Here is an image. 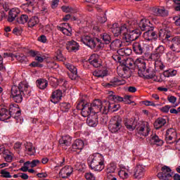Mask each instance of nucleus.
Returning a JSON list of instances; mask_svg holds the SVG:
<instances>
[{
	"label": "nucleus",
	"mask_w": 180,
	"mask_h": 180,
	"mask_svg": "<svg viewBox=\"0 0 180 180\" xmlns=\"http://www.w3.org/2000/svg\"><path fill=\"white\" fill-rule=\"evenodd\" d=\"M150 125L148 122H139L136 125V131L139 136H143V137H147L150 133Z\"/></svg>",
	"instance_id": "5"
},
{
	"label": "nucleus",
	"mask_w": 180,
	"mask_h": 180,
	"mask_svg": "<svg viewBox=\"0 0 180 180\" xmlns=\"http://www.w3.org/2000/svg\"><path fill=\"white\" fill-rule=\"evenodd\" d=\"M69 26L70 25L63 23L61 25V26H58V30H59L60 32H62V33L66 36H71V28Z\"/></svg>",
	"instance_id": "29"
},
{
	"label": "nucleus",
	"mask_w": 180,
	"mask_h": 180,
	"mask_svg": "<svg viewBox=\"0 0 180 180\" xmlns=\"http://www.w3.org/2000/svg\"><path fill=\"white\" fill-rule=\"evenodd\" d=\"M89 63L95 68H99L102 65V61L98 54L94 53L89 58Z\"/></svg>",
	"instance_id": "14"
},
{
	"label": "nucleus",
	"mask_w": 180,
	"mask_h": 180,
	"mask_svg": "<svg viewBox=\"0 0 180 180\" xmlns=\"http://www.w3.org/2000/svg\"><path fill=\"white\" fill-rule=\"evenodd\" d=\"M63 98V91L60 89H57L52 92V94L51 96V102L52 103H58L59 101H61V98Z\"/></svg>",
	"instance_id": "18"
},
{
	"label": "nucleus",
	"mask_w": 180,
	"mask_h": 180,
	"mask_svg": "<svg viewBox=\"0 0 180 180\" xmlns=\"http://www.w3.org/2000/svg\"><path fill=\"white\" fill-rule=\"evenodd\" d=\"M49 86V82L44 79H40L37 80V86L39 89H46Z\"/></svg>",
	"instance_id": "39"
},
{
	"label": "nucleus",
	"mask_w": 180,
	"mask_h": 180,
	"mask_svg": "<svg viewBox=\"0 0 180 180\" xmlns=\"http://www.w3.org/2000/svg\"><path fill=\"white\" fill-rule=\"evenodd\" d=\"M172 175H174V172L171 168L168 166H164L162 167V173H159L158 176L160 179L169 180L172 178Z\"/></svg>",
	"instance_id": "8"
},
{
	"label": "nucleus",
	"mask_w": 180,
	"mask_h": 180,
	"mask_svg": "<svg viewBox=\"0 0 180 180\" xmlns=\"http://www.w3.org/2000/svg\"><path fill=\"white\" fill-rule=\"evenodd\" d=\"M77 110H82V116L83 117H88L91 115V113H94V110H92V107L89 103H84V100L79 101L77 105Z\"/></svg>",
	"instance_id": "4"
},
{
	"label": "nucleus",
	"mask_w": 180,
	"mask_h": 180,
	"mask_svg": "<svg viewBox=\"0 0 180 180\" xmlns=\"http://www.w3.org/2000/svg\"><path fill=\"white\" fill-rule=\"evenodd\" d=\"M90 106H91L93 113H98V112L103 113V109L106 106V101L102 102L101 100H94Z\"/></svg>",
	"instance_id": "7"
},
{
	"label": "nucleus",
	"mask_w": 180,
	"mask_h": 180,
	"mask_svg": "<svg viewBox=\"0 0 180 180\" xmlns=\"http://www.w3.org/2000/svg\"><path fill=\"white\" fill-rule=\"evenodd\" d=\"M124 84H126L124 80H119L117 78H114L111 79L109 83H105L104 86H105V88H112L119 86V85H124Z\"/></svg>",
	"instance_id": "22"
},
{
	"label": "nucleus",
	"mask_w": 180,
	"mask_h": 180,
	"mask_svg": "<svg viewBox=\"0 0 180 180\" xmlns=\"http://www.w3.org/2000/svg\"><path fill=\"white\" fill-rule=\"evenodd\" d=\"M172 44L170 46L171 50L175 53H180V37H175L172 39Z\"/></svg>",
	"instance_id": "23"
},
{
	"label": "nucleus",
	"mask_w": 180,
	"mask_h": 180,
	"mask_svg": "<svg viewBox=\"0 0 180 180\" xmlns=\"http://www.w3.org/2000/svg\"><path fill=\"white\" fill-rule=\"evenodd\" d=\"M73 172L74 169H72V167L65 166L60 169L59 175L61 176V178L65 179L68 178V176H70Z\"/></svg>",
	"instance_id": "17"
},
{
	"label": "nucleus",
	"mask_w": 180,
	"mask_h": 180,
	"mask_svg": "<svg viewBox=\"0 0 180 180\" xmlns=\"http://www.w3.org/2000/svg\"><path fill=\"white\" fill-rule=\"evenodd\" d=\"M82 43L85 44L86 46H88V47H90V49H95L96 46V42H95V39L90 36H84L81 39Z\"/></svg>",
	"instance_id": "16"
},
{
	"label": "nucleus",
	"mask_w": 180,
	"mask_h": 180,
	"mask_svg": "<svg viewBox=\"0 0 180 180\" xmlns=\"http://www.w3.org/2000/svg\"><path fill=\"white\" fill-rule=\"evenodd\" d=\"M29 165H30V161H27L24 163V166H22L20 170L22 171V172H27L29 170Z\"/></svg>",
	"instance_id": "58"
},
{
	"label": "nucleus",
	"mask_w": 180,
	"mask_h": 180,
	"mask_svg": "<svg viewBox=\"0 0 180 180\" xmlns=\"http://www.w3.org/2000/svg\"><path fill=\"white\" fill-rule=\"evenodd\" d=\"M27 19H29L27 15H22L20 18H17V22L20 25H25L27 22Z\"/></svg>",
	"instance_id": "49"
},
{
	"label": "nucleus",
	"mask_w": 180,
	"mask_h": 180,
	"mask_svg": "<svg viewBox=\"0 0 180 180\" xmlns=\"http://www.w3.org/2000/svg\"><path fill=\"white\" fill-rule=\"evenodd\" d=\"M16 108L15 106L11 105L10 107V110L9 111H8V110L3 108L1 110V120H2V119H4V120H8V119H11V116H12V115H13L15 113V111L16 110Z\"/></svg>",
	"instance_id": "11"
},
{
	"label": "nucleus",
	"mask_w": 180,
	"mask_h": 180,
	"mask_svg": "<svg viewBox=\"0 0 180 180\" xmlns=\"http://www.w3.org/2000/svg\"><path fill=\"white\" fill-rule=\"evenodd\" d=\"M88 164L91 169L101 172L105 168V159L99 153L90 155L87 160Z\"/></svg>",
	"instance_id": "1"
},
{
	"label": "nucleus",
	"mask_w": 180,
	"mask_h": 180,
	"mask_svg": "<svg viewBox=\"0 0 180 180\" xmlns=\"http://www.w3.org/2000/svg\"><path fill=\"white\" fill-rule=\"evenodd\" d=\"M3 157L6 162H12V160H13L12 153L8 150L4 152Z\"/></svg>",
	"instance_id": "45"
},
{
	"label": "nucleus",
	"mask_w": 180,
	"mask_h": 180,
	"mask_svg": "<svg viewBox=\"0 0 180 180\" xmlns=\"http://www.w3.org/2000/svg\"><path fill=\"white\" fill-rule=\"evenodd\" d=\"M39 17L33 16L28 21V27H34L39 25Z\"/></svg>",
	"instance_id": "40"
},
{
	"label": "nucleus",
	"mask_w": 180,
	"mask_h": 180,
	"mask_svg": "<svg viewBox=\"0 0 180 180\" xmlns=\"http://www.w3.org/2000/svg\"><path fill=\"white\" fill-rule=\"evenodd\" d=\"M136 61H134L132 58H127L124 63H122L123 65L125 68H133V65L135 66Z\"/></svg>",
	"instance_id": "44"
},
{
	"label": "nucleus",
	"mask_w": 180,
	"mask_h": 180,
	"mask_svg": "<svg viewBox=\"0 0 180 180\" xmlns=\"http://www.w3.org/2000/svg\"><path fill=\"white\" fill-rule=\"evenodd\" d=\"M139 27L141 29V30H142V32H147L150 29H154V27H153V25L150 22V20L147 19L141 20L139 22Z\"/></svg>",
	"instance_id": "12"
},
{
	"label": "nucleus",
	"mask_w": 180,
	"mask_h": 180,
	"mask_svg": "<svg viewBox=\"0 0 180 180\" xmlns=\"http://www.w3.org/2000/svg\"><path fill=\"white\" fill-rule=\"evenodd\" d=\"M101 39L103 40V41H105L106 44H108V43H110V35H109L108 33H103L101 34Z\"/></svg>",
	"instance_id": "56"
},
{
	"label": "nucleus",
	"mask_w": 180,
	"mask_h": 180,
	"mask_svg": "<svg viewBox=\"0 0 180 180\" xmlns=\"http://www.w3.org/2000/svg\"><path fill=\"white\" fill-rule=\"evenodd\" d=\"M56 59L58 61H65V58L63 56V53H61V51H58L56 55Z\"/></svg>",
	"instance_id": "64"
},
{
	"label": "nucleus",
	"mask_w": 180,
	"mask_h": 180,
	"mask_svg": "<svg viewBox=\"0 0 180 180\" xmlns=\"http://www.w3.org/2000/svg\"><path fill=\"white\" fill-rule=\"evenodd\" d=\"M1 174L3 178H12L11 173L5 169H1Z\"/></svg>",
	"instance_id": "59"
},
{
	"label": "nucleus",
	"mask_w": 180,
	"mask_h": 180,
	"mask_svg": "<svg viewBox=\"0 0 180 180\" xmlns=\"http://www.w3.org/2000/svg\"><path fill=\"white\" fill-rule=\"evenodd\" d=\"M124 124L127 129L129 130V131H133V130H134L136 127H137L138 124L137 120L131 118L129 120H126Z\"/></svg>",
	"instance_id": "24"
},
{
	"label": "nucleus",
	"mask_w": 180,
	"mask_h": 180,
	"mask_svg": "<svg viewBox=\"0 0 180 180\" xmlns=\"http://www.w3.org/2000/svg\"><path fill=\"white\" fill-rule=\"evenodd\" d=\"M135 68H137L139 77H143V74L147 70L146 60L141 58L136 59L135 60Z\"/></svg>",
	"instance_id": "9"
},
{
	"label": "nucleus",
	"mask_w": 180,
	"mask_h": 180,
	"mask_svg": "<svg viewBox=\"0 0 180 180\" xmlns=\"http://www.w3.org/2000/svg\"><path fill=\"white\" fill-rule=\"evenodd\" d=\"M166 124H167V120L162 117H159L154 122V126L155 129L158 130V129H161L162 126H165Z\"/></svg>",
	"instance_id": "36"
},
{
	"label": "nucleus",
	"mask_w": 180,
	"mask_h": 180,
	"mask_svg": "<svg viewBox=\"0 0 180 180\" xmlns=\"http://www.w3.org/2000/svg\"><path fill=\"white\" fill-rule=\"evenodd\" d=\"M111 32L114 34L115 37H119L120 34L127 32V25L124 24L122 26H120L117 23H114L111 27Z\"/></svg>",
	"instance_id": "6"
},
{
	"label": "nucleus",
	"mask_w": 180,
	"mask_h": 180,
	"mask_svg": "<svg viewBox=\"0 0 180 180\" xmlns=\"http://www.w3.org/2000/svg\"><path fill=\"white\" fill-rule=\"evenodd\" d=\"M85 178L86 180H96L95 175H94L92 173H86Z\"/></svg>",
	"instance_id": "62"
},
{
	"label": "nucleus",
	"mask_w": 180,
	"mask_h": 180,
	"mask_svg": "<svg viewBox=\"0 0 180 180\" xmlns=\"http://www.w3.org/2000/svg\"><path fill=\"white\" fill-rule=\"evenodd\" d=\"M65 65H66V68H68V70H69V71H70V73L78 74L77 68H75V66H74V65L67 63Z\"/></svg>",
	"instance_id": "53"
},
{
	"label": "nucleus",
	"mask_w": 180,
	"mask_h": 180,
	"mask_svg": "<svg viewBox=\"0 0 180 180\" xmlns=\"http://www.w3.org/2000/svg\"><path fill=\"white\" fill-rule=\"evenodd\" d=\"M23 88L25 89H27L29 88V85L19 84L18 86H13L11 87V98L16 103H20L22 101H23L22 94H23Z\"/></svg>",
	"instance_id": "2"
},
{
	"label": "nucleus",
	"mask_w": 180,
	"mask_h": 180,
	"mask_svg": "<svg viewBox=\"0 0 180 180\" xmlns=\"http://www.w3.org/2000/svg\"><path fill=\"white\" fill-rule=\"evenodd\" d=\"M71 108V104L69 103H62L60 104V109L62 112H68Z\"/></svg>",
	"instance_id": "52"
},
{
	"label": "nucleus",
	"mask_w": 180,
	"mask_h": 180,
	"mask_svg": "<svg viewBox=\"0 0 180 180\" xmlns=\"http://www.w3.org/2000/svg\"><path fill=\"white\" fill-rule=\"evenodd\" d=\"M154 13L158 16L165 17L168 15V11L164 7L155 8L153 9Z\"/></svg>",
	"instance_id": "34"
},
{
	"label": "nucleus",
	"mask_w": 180,
	"mask_h": 180,
	"mask_svg": "<svg viewBox=\"0 0 180 180\" xmlns=\"http://www.w3.org/2000/svg\"><path fill=\"white\" fill-rule=\"evenodd\" d=\"M122 46H123L122 41L120 39H115L110 44V50H112V51H117Z\"/></svg>",
	"instance_id": "31"
},
{
	"label": "nucleus",
	"mask_w": 180,
	"mask_h": 180,
	"mask_svg": "<svg viewBox=\"0 0 180 180\" xmlns=\"http://www.w3.org/2000/svg\"><path fill=\"white\" fill-rule=\"evenodd\" d=\"M40 164V160H34L32 162L30 161V167L31 168H34V167H37Z\"/></svg>",
	"instance_id": "61"
},
{
	"label": "nucleus",
	"mask_w": 180,
	"mask_h": 180,
	"mask_svg": "<svg viewBox=\"0 0 180 180\" xmlns=\"http://www.w3.org/2000/svg\"><path fill=\"white\" fill-rule=\"evenodd\" d=\"M116 168H117L116 163H110L109 165H108L107 169H106L108 178H109V176L110 175V174L115 173V171H116Z\"/></svg>",
	"instance_id": "42"
},
{
	"label": "nucleus",
	"mask_w": 180,
	"mask_h": 180,
	"mask_svg": "<svg viewBox=\"0 0 180 180\" xmlns=\"http://www.w3.org/2000/svg\"><path fill=\"white\" fill-rule=\"evenodd\" d=\"M117 54L124 57V56H130L131 54V49L129 48H122L117 51Z\"/></svg>",
	"instance_id": "41"
},
{
	"label": "nucleus",
	"mask_w": 180,
	"mask_h": 180,
	"mask_svg": "<svg viewBox=\"0 0 180 180\" xmlns=\"http://www.w3.org/2000/svg\"><path fill=\"white\" fill-rule=\"evenodd\" d=\"M86 123L90 127H96L98 125V115L94 114L91 117H89Z\"/></svg>",
	"instance_id": "30"
},
{
	"label": "nucleus",
	"mask_w": 180,
	"mask_h": 180,
	"mask_svg": "<svg viewBox=\"0 0 180 180\" xmlns=\"http://www.w3.org/2000/svg\"><path fill=\"white\" fill-rule=\"evenodd\" d=\"M18 16V11H15V9H11L8 13V22H13Z\"/></svg>",
	"instance_id": "46"
},
{
	"label": "nucleus",
	"mask_w": 180,
	"mask_h": 180,
	"mask_svg": "<svg viewBox=\"0 0 180 180\" xmlns=\"http://www.w3.org/2000/svg\"><path fill=\"white\" fill-rule=\"evenodd\" d=\"M175 139H176V131L172 128L167 129L165 134L167 143H171V141L175 140Z\"/></svg>",
	"instance_id": "21"
},
{
	"label": "nucleus",
	"mask_w": 180,
	"mask_h": 180,
	"mask_svg": "<svg viewBox=\"0 0 180 180\" xmlns=\"http://www.w3.org/2000/svg\"><path fill=\"white\" fill-rule=\"evenodd\" d=\"M118 175L121 177L123 178L124 179H126V178H128L129 176V174H127V172H126V171L121 169L119 172H118Z\"/></svg>",
	"instance_id": "60"
},
{
	"label": "nucleus",
	"mask_w": 180,
	"mask_h": 180,
	"mask_svg": "<svg viewBox=\"0 0 180 180\" xmlns=\"http://www.w3.org/2000/svg\"><path fill=\"white\" fill-rule=\"evenodd\" d=\"M61 9L63 12H65V13H72V12H74V8L71 6H63L61 7Z\"/></svg>",
	"instance_id": "57"
},
{
	"label": "nucleus",
	"mask_w": 180,
	"mask_h": 180,
	"mask_svg": "<svg viewBox=\"0 0 180 180\" xmlns=\"http://www.w3.org/2000/svg\"><path fill=\"white\" fill-rule=\"evenodd\" d=\"M25 153L28 155H34V147H33V144L30 142H27L25 143Z\"/></svg>",
	"instance_id": "35"
},
{
	"label": "nucleus",
	"mask_w": 180,
	"mask_h": 180,
	"mask_svg": "<svg viewBox=\"0 0 180 180\" xmlns=\"http://www.w3.org/2000/svg\"><path fill=\"white\" fill-rule=\"evenodd\" d=\"M109 99L113 101L114 102H123V97L116 96L115 94H110L109 96Z\"/></svg>",
	"instance_id": "50"
},
{
	"label": "nucleus",
	"mask_w": 180,
	"mask_h": 180,
	"mask_svg": "<svg viewBox=\"0 0 180 180\" xmlns=\"http://www.w3.org/2000/svg\"><path fill=\"white\" fill-rule=\"evenodd\" d=\"M11 58H16L19 63H26L27 58L23 53H17L15 54H10Z\"/></svg>",
	"instance_id": "37"
},
{
	"label": "nucleus",
	"mask_w": 180,
	"mask_h": 180,
	"mask_svg": "<svg viewBox=\"0 0 180 180\" xmlns=\"http://www.w3.org/2000/svg\"><path fill=\"white\" fill-rule=\"evenodd\" d=\"M146 44H144L143 41L141 42H134L133 44V49L134 53L136 54H143L144 53V48L146 47Z\"/></svg>",
	"instance_id": "20"
},
{
	"label": "nucleus",
	"mask_w": 180,
	"mask_h": 180,
	"mask_svg": "<svg viewBox=\"0 0 180 180\" xmlns=\"http://www.w3.org/2000/svg\"><path fill=\"white\" fill-rule=\"evenodd\" d=\"M163 75L167 78L169 77H175L176 75V70H169L164 72Z\"/></svg>",
	"instance_id": "51"
},
{
	"label": "nucleus",
	"mask_w": 180,
	"mask_h": 180,
	"mask_svg": "<svg viewBox=\"0 0 180 180\" xmlns=\"http://www.w3.org/2000/svg\"><path fill=\"white\" fill-rule=\"evenodd\" d=\"M142 77H144L146 79H151L155 77V72L153 68H148L144 73L142 74Z\"/></svg>",
	"instance_id": "32"
},
{
	"label": "nucleus",
	"mask_w": 180,
	"mask_h": 180,
	"mask_svg": "<svg viewBox=\"0 0 180 180\" xmlns=\"http://www.w3.org/2000/svg\"><path fill=\"white\" fill-rule=\"evenodd\" d=\"M155 61V70H162L165 68L162 61H161V58L153 60Z\"/></svg>",
	"instance_id": "48"
},
{
	"label": "nucleus",
	"mask_w": 180,
	"mask_h": 180,
	"mask_svg": "<svg viewBox=\"0 0 180 180\" xmlns=\"http://www.w3.org/2000/svg\"><path fill=\"white\" fill-rule=\"evenodd\" d=\"M165 53V46L159 45L157 46L150 55L151 60H160L162 55Z\"/></svg>",
	"instance_id": "10"
},
{
	"label": "nucleus",
	"mask_w": 180,
	"mask_h": 180,
	"mask_svg": "<svg viewBox=\"0 0 180 180\" xmlns=\"http://www.w3.org/2000/svg\"><path fill=\"white\" fill-rule=\"evenodd\" d=\"M129 33H130L131 42L134 41V40H137L141 34V32L137 30H132L131 32H129Z\"/></svg>",
	"instance_id": "43"
},
{
	"label": "nucleus",
	"mask_w": 180,
	"mask_h": 180,
	"mask_svg": "<svg viewBox=\"0 0 180 180\" xmlns=\"http://www.w3.org/2000/svg\"><path fill=\"white\" fill-rule=\"evenodd\" d=\"M66 49L68 51H78L79 50V45L75 41H69L66 43Z\"/></svg>",
	"instance_id": "25"
},
{
	"label": "nucleus",
	"mask_w": 180,
	"mask_h": 180,
	"mask_svg": "<svg viewBox=\"0 0 180 180\" xmlns=\"http://www.w3.org/2000/svg\"><path fill=\"white\" fill-rule=\"evenodd\" d=\"M120 77L125 78L126 79H127V78H130V77H131V70H130V68H122V70L121 73H120Z\"/></svg>",
	"instance_id": "38"
},
{
	"label": "nucleus",
	"mask_w": 180,
	"mask_h": 180,
	"mask_svg": "<svg viewBox=\"0 0 180 180\" xmlns=\"http://www.w3.org/2000/svg\"><path fill=\"white\" fill-rule=\"evenodd\" d=\"M143 38L147 41H153V40H157L158 39V35L154 31V29H150L143 33Z\"/></svg>",
	"instance_id": "13"
},
{
	"label": "nucleus",
	"mask_w": 180,
	"mask_h": 180,
	"mask_svg": "<svg viewBox=\"0 0 180 180\" xmlns=\"http://www.w3.org/2000/svg\"><path fill=\"white\" fill-rule=\"evenodd\" d=\"M159 37L162 40H167L171 37V28L166 27L165 28H162L159 31Z\"/></svg>",
	"instance_id": "19"
},
{
	"label": "nucleus",
	"mask_w": 180,
	"mask_h": 180,
	"mask_svg": "<svg viewBox=\"0 0 180 180\" xmlns=\"http://www.w3.org/2000/svg\"><path fill=\"white\" fill-rule=\"evenodd\" d=\"M120 105L119 104H115L109 103V101H106L105 106L103 109V114L108 115L109 113V110H112V112H116V110H119Z\"/></svg>",
	"instance_id": "15"
},
{
	"label": "nucleus",
	"mask_w": 180,
	"mask_h": 180,
	"mask_svg": "<svg viewBox=\"0 0 180 180\" xmlns=\"http://www.w3.org/2000/svg\"><path fill=\"white\" fill-rule=\"evenodd\" d=\"M93 75L98 78H103V77H106V72L102 70L95 71L94 72Z\"/></svg>",
	"instance_id": "54"
},
{
	"label": "nucleus",
	"mask_w": 180,
	"mask_h": 180,
	"mask_svg": "<svg viewBox=\"0 0 180 180\" xmlns=\"http://www.w3.org/2000/svg\"><path fill=\"white\" fill-rule=\"evenodd\" d=\"M75 167L76 169H77V171H82L83 168H84V167H85V165L82 164L81 162H77L75 165Z\"/></svg>",
	"instance_id": "63"
},
{
	"label": "nucleus",
	"mask_w": 180,
	"mask_h": 180,
	"mask_svg": "<svg viewBox=\"0 0 180 180\" xmlns=\"http://www.w3.org/2000/svg\"><path fill=\"white\" fill-rule=\"evenodd\" d=\"M149 143L150 144H155L156 146H162L164 141H162V140L160 139V138L158 137V136H157L156 134H153L150 136V139H149Z\"/></svg>",
	"instance_id": "33"
},
{
	"label": "nucleus",
	"mask_w": 180,
	"mask_h": 180,
	"mask_svg": "<svg viewBox=\"0 0 180 180\" xmlns=\"http://www.w3.org/2000/svg\"><path fill=\"white\" fill-rule=\"evenodd\" d=\"M144 175V167H143V165H138L134 170V176L136 178V179H140L141 178H143Z\"/></svg>",
	"instance_id": "27"
},
{
	"label": "nucleus",
	"mask_w": 180,
	"mask_h": 180,
	"mask_svg": "<svg viewBox=\"0 0 180 180\" xmlns=\"http://www.w3.org/2000/svg\"><path fill=\"white\" fill-rule=\"evenodd\" d=\"M72 142V138L71 136L66 135L65 136H63L59 140V143L62 147H68L71 146V143Z\"/></svg>",
	"instance_id": "28"
},
{
	"label": "nucleus",
	"mask_w": 180,
	"mask_h": 180,
	"mask_svg": "<svg viewBox=\"0 0 180 180\" xmlns=\"http://www.w3.org/2000/svg\"><path fill=\"white\" fill-rule=\"evenodd\" d=\"M84 141L80 139H76L75 141L72 143V147L70 148L71 151H81L84 148Z\"/></svg>",
	"instance_id": "26"
},
{
	"label": "nucleus",
	"mask_w": 180,
	"mask_h": 180,
	"mask_svg": "<svg viewBox=\"0 0 180 180\" xmlns=\"http://www.w3.org/2000/svg\"><path fill=\"white\" fill-rule=\"evenodd\" d=\"M122 40L125 41V43H128L130 44L131 43V39L130 38V32H129V30L127 28V32L122 33Z\"/></svg>",
	"instance_id": "47"
},
{
	"label": "nucleus",
	"mask_w": 180,
	"mask_h": 180,
	"mask_svg": "<svg viewBox=\"0 0 180 180\" xmlns=\"http://www.w3.org/2000/svg\"><path fill=\"white\" fill-rule=\"evenodd\" d=\"M122 129V117L119 115L112 117L110 120L108 129L111 133H117Z\"/></svg>",
	"instance_id": "3"
},
{
	"label": "nucleus",
	"mask_w": 180,
	"mask_h": 180,
	"mask_svg": "<svg viewBox=\"0 0 180 180\" xmlns=\"http://www.w3.org/2000/svg\"><path fill=\"white\" fill-rule=\"evenodd\" d=\"M167 57L169 61H175L179 56H176V55H175V53L168 52L167 53Z\"/></svg>",
	"instance_id": "55"
}]
</instances>
